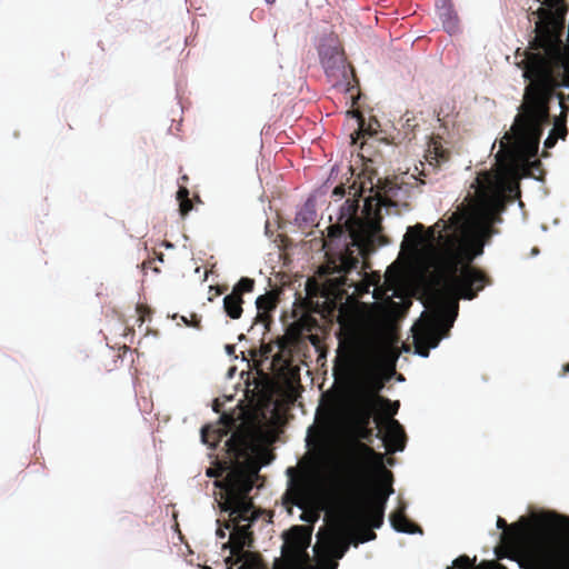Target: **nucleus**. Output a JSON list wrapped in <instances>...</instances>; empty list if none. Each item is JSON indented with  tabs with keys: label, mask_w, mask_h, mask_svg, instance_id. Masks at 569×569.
Wrapping results in <instances>:
<instances>
[{
	"label": "nucleus",
	"mask_w": 569,
	"mask_h": 569,
	"mask_svg": "<svg viewBox=\"0 0 569 569\" xmlns=\"http://www.w3.org/2000/svg\"><path fill=\"white\" fill-rule=\"evenodd\" d=\"M359 263V257L355 256L349 248L340 254L337 266L338 276L331 280L337 290L347 295V288H353L351 295L356 299H360L369 293L371 287H375L373 298L379 300L392 315L403 316L412 303L411 299L400 288L379 286L380 276L358 270Z\"/></svg>",
	"instance_id": "5"
},
{
	"label": "nucleus",
	"mask_w": 569,
	"mask_h": 569,
	"mask_svg": "<svg viewBox=\"0 0 569 569\" xmlns=\"http://www.w3.org/2000/svg\"><path fill=\"white\" fill-rule=\"evenodd\" d=\"M257 478L258 469L252 472L232 470L227 475L224 481H214L217 487L224 489V501L221 508L228 511L230 517L226 528L231 529V533L224 546L230 549V556L226 559L227 565L230 566L241 562L248 556L244 548H251L253 543L251 523L258 516L250 492Z\"/></svg>",
	"instance_id": "4"
},
{
	"label": "nucleus",
	"mask_w": 569,
	"mask_h": 569,
	"mask_svg": "<svg viewBox=\"0 0 569 569\" xmlns=\"http://www.w3.org/2000/svg\"><path fill=\"white\" fill-rule=\"evenodd\" d=\"M377 535L376 532L372 530V528H365L360 535V537L358 538V540L355 542V546H358V543H363V542H367V541H370V540H373L376 539Z\"/></svg>",
	"instance_id": "26"
},
{
	"label": "nucleus",
	"mask_w": 569,
	"mask_h": 569,
	"mask_svg": "<svg viewBox=\"0 0 569 569\" xmlns=\"http://www.w3.org/2000/svg\"><path fill=\"white\" fill-rule=\"evenodd\" d=\"M232 417L223 415L217 425H207L201 429V440L203 443L214 448L223 437H226L233 426Z\"/></svg>",
	"instance_id": "12"
},
{
	"label": "nucleus",
	"mask_w": 569,
	"mask_h": 569,
	"mask_svg": "<svg viewBox=\"0 0 569 569\" xmlns=\"http://www.w3.org/2000/svg\"><path fill=\"white\" fill-rule=\"evenodd\" d=\"M453 565H455V567H457L459 569H473L472 561L466 555L458 557L453 561ZM475 569H507V568L505 566H502L501 563H498L495 561H483Z\"/></svg>",
	"instance_id": "21"
},
{
	"label": "nucleus",
	"mask_w": 569,
	"mask_h": 569,
	"mask_svg": "<svg viewBox=\"0 0 569 569\" xmlns=\"http://www.w3.org/2000/svg\"><path fill=\"white\" fill-rule=\"evenodd\" d=\"M372 436H373V430L369 426L359 427V438L360 439L371 441Z\"/></svg>",
	"instance_id": "29"
},
{
	"label": "nucleus",
	"mask_w": 569,
	"mask_h": 569,
	"mask_svg": "<svg viewBox=\"0 0 569 569\" xmlns=\"http://www.w3.org/2000/svg\"><path fill=\"white\" fill-rule=\"evenodd\" d=\"M192 318L193 320L191 325L196 328H200V319L196 315H193Z\"/></svg>",
	"instance_id": "38"
},
{
	"label": "nucleus",
	"mask_w": 569,
	"mask_h": 569,
	"mask_svg": "<svg viewBox=\"0 0 569 569\" xmlns=\"http://www.w3.org/2000/svg\"><path fill=\"white\" fill-rule=\"evenodd\" d=\"M375 131L371 128V124L368 127L365 126L363 118H359V128L355 132V134H351L352 144H357L360 139H363L366 136L372 137Z\"/></svg>",
	"instance_id": "25"
},
{
	"label": "nucleus",
	"mask_w": 569,
	"mask_h": 569,
	"mask_svg": "<svg viewBox=\"0 0 569 569\" xmlns=\"http://www.w3.org/2000/svg\"><path fill=\"white\" fill-rule=\"evenodd\" d=\"M477 200L472 208L463 204L448 218L426 228L422 223L409 227L402 249L409 250L420 266L431 273L441 288V307L435 315L421 318L412 327L416 353L427 358L442 336V318L451 327L458 315L457 299L472 300L486 286L489 276L471 266L483 253L485 244L497 234L496 223L502 221L506 196L501 183L489 172L477 179Z\"/></svg>",
	"instance_id": "1"
},
{
	"label": "nucleus",
	"mask_w": 569,
	"mask_h": 569,
	"mask_svg": "<svg viewBox=\"0 0 569 569\" xmlns=\"http://www.w3.org/2000/svg\"><path fill=\"white\" fill-rule=\"evenodd\" d=\"M390 522L395 530L399 532H406V533H415L417 530V526L411 522L406 513L405 508H399L395 512L390 515Z\"/></svg>",
	"instance_id": "19"
},
{
	"label": "nucleus",
	"mask_w": 569,
	"mask_h": 569,
	"mask_svg": "<svg viewBox=\"0 0 569 569\" xmlns=\"http://www.w3.org/2000/svg\"><path fill=\"white\" fill-rule=\"evenodd\" d=\"M371 465L382 470L385 477L389 479L386 487L377 489L361 505L356 507L349 515L351 522L363 521L371 528H380L383 523V515L387 500L393 493L391 486L392 473L383 467V455L376 452L365 442L357 441L352 447L350 460L347 465V475L352 480L363 479Z\"/></svg>",
	"instance_id": "6"
},
{
	"label": "nucleus",
	"mask_w": 569,
	"mask_h": 569,
	"mask_svg": "<svg viewBox=\"0 0 569 569\" xmlns=\"http://www.w3.org/2000/svg\"><path fill=\"white\" fill-rule=\"evenodd\" d=\"M563 372L569 373V363L563 366Z\"/></svg>",
	"instance_id": "45"
},
{
	"label": "nucleus",
	"mask_w": 569,
	"mask_h": 569,
	"mask_svg": "<svg viewBox=\"0 0 569 569\" xmlns=\"http://www.w3.org/2000/svg\"><path fill=\"white\" fill-rule=\"evenodd\" d=\"M505 138L509 140V139H511V136L506 133Z\"/></svg>",
	"instance_id": "48"
},
{
	"label": "nucleus",
	"mask_w": 569,
	"mask_h": 569,
	"mask_svg": "<svg viewBox=\"0 0 569 569\" xmlns=\"http://www.w3.org/2000/svg\"><path fill=\"white\" fill-rule=\"evenodd\" d=\"M233 350H234V347H233V346H227V351H228L229 353L233 352Z\"/></svg>",
	"instance_id": "44"
},
{
	"label": "nucleus",
	"mask_w": 569,
	"mask_h": 569,
	"mask_svg": "<svg viewBox=\"0 0 569 569\" xmlns=\"http://www.w3.org/2000/svg\"><path fill=\"white\" fill-rule=\"evenodd\" d=\"M301 519L305 520V521H313L315 520L311 516L309 517L307 515H302Z\"/></svg>",
	"instance_id": "42"
},
{
	"label": "nucleus",
	"mask_w": 569,
	"mask_h": 569,
	"mask_svg": "<svg viewBox=\"0 0 569 569\" xmlns=\"http://www.w3.org/2000/svg\"><path fill=\"white\" fill-rule=\"evenodd\" d=\"M375 411L376 407L372 397H359L352 408V419L357 427L369 426Z\"/></svg>",
	"instance_id": "17"
},
{
	"label": "nucleus",
	"mask_w": 569,
	"mask_h": 569,
	"mask_svg": "<svg viewBox=\"0 0 569 569\" xmlns=\"http://www.w3.org/2000/svg\"><path fill=\"white\" fill-rule=\"evenodd\" d=\"M278 306V296L273 291H269L264 295H261L256 300L257 315L254 317L253 325L262 323L267 330L270 329V325L272 323V311L276 310Z\"/></svg>",
	"instance_id": "14"
},
{
	"label": "nucleus",
	"mask_w": 569,
	"mask_h": 569,
	"mask_svg": "<svg viewBox=\"0 0 569 569\" xmlns=\"http://www.w3.org/2000/svg\"><path fill=\"white\" fill-rule=\"evenodd\" d=\"M177 200L179 201L181 217H186L193 208L192 201L189 198V190L186 186L180 184L177 192Z\"/></svg>",
	"instance_id": "24"
},
{
	"label": "nucleus",
	"mask_w": 569,
	"mask_h": 569,
	"mask_svg": "<svg viewBox=\"0 0 569 569\" xmlns=\"http://www.w3.org/2000/svg\"><path fill=\"white\" fill-rule=\"evenodd\" d=\"M342 229L340 226H330L328 227V237L331 239L339 238L342 234Z\"/></svg>",
	"instance_id": "32"
},
{
	"label": "nucleus",
	"mask_w": 569,
	"mask_h": 569,
	"mask_svg": "<svg viewBox=\"0 0 569 569\" xmlns=\"http://www.w3.org/2000/svg\"><path fill=\"white\" fill-rule=\"evenodd\" d=\"M377 437H381V430ZM389 451H402L406 447L407 436L400 422L393 418L386 422V433L382 436Z\"/></svg>",
	"instance_id": "13"
},
{
	"label": "nucleus",
	"mask_w": 569,
	"mask_h": 569,
	"mask_svg": "<svg viewBox=\"0 0 569 569\" xmlns=\"http://www.w3.org/2000/svg\"><path fill=\"white\" fill-rule=\"evenodd\" d=\"M249 447L250 435L242 428L234 430L226 441L227 452L236 459L244 457Z\"/></svg>",
	"instance_id": "16"
},
{
	"label": "nucleus",
	"mask_w": 569,
	"mask_h": 569,
	"mask_svg": "<svg viewBox=\"0 0 569 569\" xmlns=\"http://www.w3.org/2000/svg\"><path fill=\"white\" fill-rule=\"evenodd\" d=\"M365 391L360 397H380L379 392L385 387V379L372 368H369L365 375Z\"/></svg>",
	"instance_id": "18"
},
{
	"label": "nucleus",
	"mask_w": 569,
	"mask_h": 569,
	"mask_svg": "<svg viewBox=\"0 0 569 569\" xmlns=\"http://www.w3.org/2000/svg\"><path fill=\"white\" fill-rule=\"evenodd\" d=\"M137 312L139 313V320H140L141 322H143V321H144V319H146V317H144V316H146V313H149V310H148V308H147V307L138 306V307H137Z\"/></svg>",
	"instance_id": "35"
},
{
	"label": "nucleus",
	"mask_w": 569,
	"mask_h": 569,
	"mask_svg": "<svg viewBox=\"0 0 569 569\" xmlns=\"http://www.w3.org/2000/svg\"><path fill=\"white\" fill-rule=\"evenodd\" d=\"M376 410L382 411L389 419L398 412L399 402H391L388 398L385 397H372Z\"/></svg>",
	"instance_id": "23"
},
{
	"label": "nucleus",
	"mask_w": 569,
	"mask_h": 569,
	"mask_svg": "<svg viewBox=\"0 0 569 569\" xmlns=\"http://www.w3.org/2000/svg\"><path fill=\"white\" fill-rule=\"evenodd\" d=\"M548 156V152L547 151H543L542 152V157H547Z\"/></svg>",
	"instance_id": "49"
},
{
	"label": "nucleus",
	"mask_w": 569,
	"mask_h": 569,
	"mask_svg": "<svg viewBox=\"0 0 569 569\" xmlns=\"http://www.w3.org/2000/svg\"><path fill=\"white\" fill-rule=\"evenodd\" d=\"M376 422L379 423L380 422V418L379 417H376Z\"/></svg>",
	"instance_id": "50"
},
{
	"label": "nucleus",
	"mask_w": 569,
	"mask_h": 569,
	"mask_svg": "<svg viewBox=\"0 0 569 569\" xmlns=\"http://www.w3.org/2000/svg\"><path fill=\"white\" fill-rule=\"evenodd\" d=\"M264 2H266L267 4H273V3L276 2V0H264Z\"/></svg>",
	"instance_id": "47"
},
{
	"label": "nucleus",
	"mask_w": 569,
	"mask_h": 569,
	"mask_svg": "<svg viewBox=\"0 0 569 569\" xmlns=\"http://www.w3.org/2000/svg\"><path fill=\"white\" fill-rule=\"evenodd\" d=\"M400 356V351L397 346L388 343L383 346L380 350L381 360L385 365L390 369V371H395L396 362Z\"/></svg>",
	"instance_id": "22"
},
{
	"label": "nucleus",
	"mask_w": 569,
	"mask_h": 569,
	"mask_svg": "<svg viewBox=\"0 0 569 569\" xmlns=\"http://www.w3.org/2000/svg\"><path fill=\"white\" fill-rule=\"evenodd\" d=\"M327 439V430L320 429L316 432V440H313V446H320L322 445Z\"/></svg>",
	"instance_id": "31"
},
{
	"label": "nucleus",
	"mask_w": 569,
	"mask_h": 569,
	"mask_svg": "<svg viewBox=\"0 0 569 569\" xmlns=\"http://www.w3.org/2000/svg\"><path fill=\"white\" fill-rule=\"evenodd\" d=\"M366 144H367V142H366V141H361V142H360V149H361V150H363V149H365V147H366Z\"/></svg>",
	"instance_id": "46"
},
{
	"label": "nucleus",
	"mask_w": 569,
	"mask_h": 569,
	"mask_svg": "<svg viewBox=\"0 0 569 569\" xmlns=\"http://www.w3.org/2000/svg\"><path fill=\"white\" fill-rule=\"evenodd\" d=\"M217 536H218L219 538H224V537H226V532H224V530H223V529H221V528H219V529L217 530Z\"/></svg>",
	"instance_id": "41"
},
{
	"label": "nucleus",
	"mask_w": 569,
	"mask_h": 569,
	"mask_svg": "<svg viewBox=\"0 0 569 569\" xmlns=\"http://www.w3.org/2000/svg\"><path fill=\"white\" fill-rule=\"evenodd\" d=\"M322 569H337L338 562L331 558H327L321 562Z\"/></svg>",
	"instance_id": "33"
},
{
	"label": "nucleus",
	"mask_w": 569,
	"mask_h": 569,
	"mask_svg": "<svg viewBox=\"0 0 569 569\" xmlns=\"http://www.w3.org/2000/svg\"><path fill=\"white\" fill-rule=\"evenodd\" d=\"M557 140H558V136L556 134V129H552L550 131L549 136L547 137V139L545 140V148L546 149L553 148L557 143Z\"/></svg>",
	"instance_id": "30"
},
{
	"label": "nucleus",
	"mask_w": 569,
	"mask_h": 569,
	"mask_svg": "<svg viewBox=\"0 0 569 569\" xmlns=\"http://www.w3.org/2000/svg\"><path fill=\"white\" fill-rule=\"evenodd\" d=\"M271 351V347L269 345L262 347V356H267Z\"/></svg>",
	"instance_id": "40"
},
{
	"label": "nucleus",
	"mask_w": 569,
	"mask_h": 569,
	"mask_svg": "<svg viewBox=\"0 0 569 569\" xmlns=\"http://www.w3.org/2000/svg\"><path fill=\"white\" fill-rule=\"evenodd\" d=\"M421 167H422V169H421V170H419V168H418V167H416V171H418L419 177H421V176H423V177H428L430 172H429V170H428V169H426V164H425V163H421Z\"/></svg>",
	"instance_id": "36"
},
{
	"label": "nucleus",
	"mask_w": 569,
	"mask_h": 569,
	"mask_svg": "<svg viewBox=\"0 0 569 569\" xmlns=\"http://www.w3.org/2000/svg\"><path fill=\"white\" fill-rule=\"evenodd\" d=\"M224 470H226V467L221 462L218 461L214 467H210L207 469L206 475L209 478H219L222 476Z\"/></svg>",
	"instance_id": "27"
},
{
	"label": "nucleus",
	"mask_w": 569,
	"mask_h": 569,
	"mask_svg": "<svg viewBox=\"0 0 569 569\" xmlns=\"http://www.w3.org/2000/svg\"><path fill=\"white\" fill-rule=\"evenodd\" d=\"M529 50L523 52L520 62L523 78L529 80L521 104L511 128L520 156L529 162L531 170H540L538 154L543 127L549 122V102L558 80L555 67L561 59L560 47L553 34L548 30L539 31L530 41Z\"/></svg>",
	"instance_id": "2"
},
{
	"label": "nucleus",
	"mask_w": 569,
	"mask_h": 569,
	"mask_svg": "<svg viewBox=\"0 0 569 569\" xmlns=\"http://www.w3.org/2000/svg\"><path fill=\"white\" fill-rule=\"evenodd\" d=\"M443 28L448 33H455L458 30V21L456 17H449L443 21Z\"/></svg>",
	"instance_id": "28"
},
{
	"label": "nucleus",
	"mask_w": 569,
	"mask_h": 569,
	"mask_svg": "<svg viewBox=\"0 0 569 569\" xmlns=\"http://www.w3.org/2000/svg\"><path fill=\"white\" fill-rule=\"evenodd\" d=\"M180 180H181L183 183H187V182H188V180H189V178H188V176H187V174H183V176L180 178Z\"/></svg>",
	"instance_id": "43"
},
{
	"label": "nucleus",
	"mask_w": 569,
	"mask_h": 569,
	"mask_svg": "<svg viewBox=\"0 0 569 569\" xmlns=\"http://www.w3.org/2000/svg\"><path fill=\"white\" fill-rule=\"evenodd\" d=\"M320 62L329 77H338L346 72V58L337 44H321L319 48Z\"/></svg>",
	"instance_id": "10"
},
{
	"label": "nucleus",
	"mask_w": 569,
	"mask_h": 569,
	"mask_svg": "<svg viewBox=\"0 0 569 569\" xmlns=\"http://www.w3.org/2000/svg\"><path fill=\"white\" fill-rule=\"evenodd\" d=\"M447 569H452V568H447Z\"/></svg>",
	"instance_id": "51"
},
{
	"label": "nucleus",
	"mask_w": 569,
	"mask_h": 569,
	"mask_svg": "<svg viewBox=\"0 0 569 569\" xmlns=\"http://www.w3.org/2000/svg\"><path fill=\"white\" fill-rule=\"evenodd\" d=\"M376 197H369L365 200L362 208V219L358 217L359 200L348 199L341 208V219L346 218L345 223L348 227L352 241L357 244L359 252L361 246L358 243L367 233H378L381 231V207L393 206L398 197L400 187L390 179L378 180Z\"/></svg>",
	"instance_id": "7"
},
{
	"label": "nucleus",
	"mask_w": 569,
	"mask_h": 569,
	"mask_svg": "<svg viewBox=\"0 0 569 569\" xmlns=\"http://www.w3.org/2000/svg\"><path fill=\"white\" fill-rule=\"evenodd\" d=\"M287 473L290 477L289 493L291 501L295 506L303 509L311 496L310 480L306 475H298L293 467L288 468Z\"/></svg>",
	"instance_id": "11"
},
{
	"label": "nucleus",
	"mask_w": 569,
	"mask_h": 569,
	"mask_svg": "<svg viewBox=\"0 0 569 569\" xmlns=\"http://www.w3.org/2000/svg\"><path fill=\"white\" fill-rule=\"evenodd\" d=\"M254 289V280L248 277H242L232 288V291L223 298V310L226 315L236 320L242 316L244 293L252 292Z\"/></svg>",
	"instance_id": "9"
},
{
	"label": "nucleus",
	"mask_w": 569,
	"mask_h": 569,
	"mask_svg": "<svg viewBox=\"0 0 569 569\" xmlns=\"http://www.w3.org/2000/svg\"><path fill=\"white\" fill-rule=\"evenodd\" d=\"M216 290V296H219V295H222L224 292V288H220V287H210V290Z\"/></svg>",
	"instance_id": "39"
},
{
	"label": "nucleus",
	"mask_w": 569,
	"mask_h": 569,
	"mask_svg": "<svg viewBox=\"0 0 569 569\" xmlns=\"http://www.w3.org/2000/svg\"><path fill=\"white\" fill-rule=\"evenodd\" d=\"M311 533L312 529L306 526H293L283 532L281 558L276 560L274 569H309Z\"/></svg>",
	"instance_id": "8"
},
{
	"label": "nucleus",
	"mask_w": 569,
	"mask_h": 569,
	"mask_svg": "<svg viewBox=\"0 0 569 569\" xmlns=\"http://www.w3.org/2000/svg\"><path fill=\"white\" fill-rule=\"evenodd\" d=\"M450 154V151L443 147L441 138L435 137L428 143L425 158L427 164L435 171L449 161Z\"/></svg>",
	"instance_id": "15"
},
{
	"label": "nucleus",
	"mask_w": 569,
	"mask_h": 569,
	"mask_svg": "<svg viewBox=\"0 0 569 569\" xmlns=\"http://www.w3.org/2000/svg\"><path fill=\"white\" fill-rule=\"evenodd\" d=\"M350 547V540L347 533L335 536L329 542L330 558L333 560L341 559Z\"/></svg>",
	"instance_id": "20"
},
{
	"label": "nucleus",
	"mask_w": 569,
	"mask_h": 569,
	"mask_svg": "<svg viewBox=\"0 0 569 569\" xmlns=\"http://www.w3.org/2000/svg\"><path fill=\"white\" fill-rule=\"evenodd\" d=\"M497 527L502 529L501 540L515 545L525 537L529 548L519 560L523 569H569V517L552 511L533 516L531 523L521 519L508 526L498 517Z\"/></svg>",
	"instance_id": "3"
},
{
	"label": "nucleus",
	"mask_w": 569,
	"mask_h": 569,
	"mask_svg": "<svg viewBox=\"0 0 569 569\" xmlns=\"http://www.w3.org/2000/svg\"><path fill=\"white\" fill-rule=\"evenodd\" d=\"M333 194L342 197L345 194L343 186H337L333 190Z\"/></svg>",
	"instance_id": "37"
},
{
	"label": "nucleus",
	"mask_w": 569,
	"mask_h": 569,
	"mask_svg": "<svg viewBox=\"0 0 569 569\" xmlns=\"http://www.w3.org/2000/svg\"><path fill=\"white\" fill-rule=\"evenodd\" d=\"M553 129H556V134L558 136V139L561 138V139H565L566 136H567V128L566 126H561V127H558L556 126Z\"/></svg>",
	"instance_id": "34"
}]
</instances>
